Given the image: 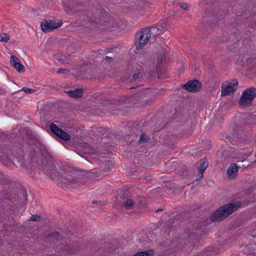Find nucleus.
<instances>
[{"mask_svg":"<svg viewBox=\"0 0 256 256\" xmlns=\"http://www.w3.org/2000/svg\"><path fill=\"white\" fill-rule=\"evenodd\" d=\"M150 140L149 137L144 133L140 134V138L138 140L139 144H144Z\"/></svg>","mask_w":256,"mask_h":256,"instance_id":"5701e85b","label":"nucleus"},{"mask_svg":"<svg viewBox=\"0 0 256 256\" xmlns=\"http://www.w3.org/2000/svg\"><path fill=\"white\" fill-rule=\"evenodd\" d=\"M42 156L38 162L41 166L43 172L50 178L58 180L62 186L66 188L79 186L84 184L88 178L81 172L71 170L65 172L60 176L58 172V164L45 146L42 145L39 148Z\"/></svg>","mask_w":256,"mask_h":256,"instance_id":"f257e3e1","label":"nucleus"},{"mask_svg":"<svg viewBox=\"0 0 256 256\" xmlns=\"http://www.w3.org/2000/svg\"><path fill=\"white\" fill-rule=\"evenodd\" d=\"M147 98V94L144 91H140L137 93L134 94L132 96H126L124 98V100H122L124 102H131L132 100H136L137 101L140 100H144Z\"/></svg>","mask_w":256,"mask_h":256,"instance_id":"9b49d317","label":"nucleus"},{"mask_svg":"<svg viewBox=\"0 0 256 256\" xmlns=\"http://www.w3.org/2000/svg\"><path fill=\"white\" fill-rule=\"evenodd\" d=\"M238 166L236 164H232L228 168L226 173L229 179L234 178L238 174Z\"/></svg>","mask_w":256,"mask_h":256,"instance_id":"ddd939ff","label":"nucleus"},{"mask_svg":"<svg viewBox=\"0 0 256 256\" xmlns=\"http://www.w3.org/2000/svg\"><path fill=\"white\" fill-rule=\"evenodd\" d=\"M59 138L66 141H68L70 138V136L64 130H62V132H61V135Z\"/></svg>","mask_w":256,"mask_h":256,"instance_id":"cd10ccee","label":"nucleus"},{"mask_svg":"<svg viewBox=\"0 0 256 256\" xmlns=\"http://www.w3.org/2000/svg\"><path fill=\"white\" fill-rule=\"evenodd\" d=\"M50 130L56 136L60 137L62 130L59 128L56 124L52 123L50 126Z\"/></svg>","mask_w":256,"mask_h":256,"instance_id":"aec40b11","label":"nucleus"},{"mask_svg":"<svg viewBox=\"0 0 256 256\" xmlns=\"http://www.w3.org/2000/svg\"><path fill=\"white\" fill-rule=\"evenodd\" d=\"M134 202L131 199H127L123 204L126 209H130L134 205Z\"/></svg>","mask_w":256,"mask_h":256,"instance_id":"bb28decb","label":"nucleus"},{"mask_svg":"<svg viewBox=\"0 0 256 256\" xmlns=\"http://www.w3.org/2000/svg\"><path fill=\"white\" fill-rule=\"evenodd\" d=\"M63 3V6L65 12L67 13L72 12V14L79 20L85 22H96V16L92 12H86L83 10H75L77 6H85L89 4L88 0H74L72 3Z\"/></svg>","mask_w":256,"mask_h":256,"instance_id":"f03ea898","label":"nucleus"},{"mask_svg":"<svg viewBox=\"0 0 256 256\" xmlns=\"http://www.w3.org/2000/svg\"><path fill=\"white\" fill-rule=\"evenodd\" d=\"M18 58L15 56H12L10 57V64L18 72H23L25 71L24 65L18 62Z\"/></svg>","mask_w":256,"mask_h":256,"instance_id":"f8f14e48","label":"nucleus"},{"mask_svg":"<svg viewBox=\"0 0 256 256\" xmlns=\"http://www.w3.org/2000/svg\"><path fill=\"white\" fill-rule=\"evenodd\" d=\"M252 237H253V238H256V236H254V235H252Z\"/></svg>","mask_w":256,"mask_h":256,"instance_id":"de8ad7c7","label":"nucleus"},{"mask_svg":"<svg viewBox=\"0 0 256 256\" xmlns=\"http://www.w3.org/2000/svg\"><path fill=\"white\" fill-rule=\"evenodd\" d=\"M4 186L7 189L6 198L8 200L13 202L18 201L20 203H24L28 200V194L25 190L20 189L18 192V194L16 193L13 194L14 192H17V188H15V184L14 182L6 180Z\"/></svg>","mask_w":256,"mask_h":256,"instance_id":"20e7f679","label":"nucleus"},{"mask_svg":"<svg viewBox=\"0 0 256 256\" xmlns=\"http://www.w3.org/2000/svg\"><path fill=\"white\" fill-rule=\"evenodd\" d=\"M238 82L234 80L233 82H228L226 84H222V86L221 96H225L232 94L237 90Z\"/></svg>","mask_w":256,"mask_h":256,"instance_id":"6e6552de","label":"nucleus"},{"mask_svg":"<svg viewBox=\"0 0 256 256\" xmlns=\"http://www.w3.org/2000/svg\"><path fill=\"white\" fill-rule=\"evenodd\" d=\"M83 148L81 149L78 148L77 150L78 154L81 156H83V154H89L91 152V149L90 147L88 146L86 144H83Z\"/></svg>","mask_w":256,"mask_h":256,"instance_id":"6ab92c4d","label":"nucleus"},{"mask_svg":"<svg viewBox=\"0 0 256 256\" xmlns=\"http://www.w3.org/2000/svg\"><path fill=\"white\" fill-rule=\"evenodd\" d=\"M25 169L26 172L30 174L32 178H34V176L32 174L34 170V167L33 165L30 164L25 166Z\"/></svg>","mask_w":256,"mask_h":256,"instance_id":"393cba45","label":"nucleus"},{"mask_svg":"<svg viewBox=\"0 0 256 256\" xmlns=\"http://www.w3.org/2000/svg\"><path fill=\"white\" fill-rule=\"evenodd\" d=\"M22 91H24L26 94H30L36 92V90L31 89L28 88H23L22 90Z\"/></svg>","mask_w":256,"mask_h":256,"instance_id":"7c9ffc66","label":"nucleus"},{"mask_svg":"<svg viewBox=\"0 0 256 256\" xmlns=\"http://www.w3.org/2000/svg\"><path fill=\"white\" fill-rule=\"evenodd\" d=\"M58 240H59L57 238L56 239V242H58Z\"/></svg>","mask_w":256,"mask_h":256,"instance_id":"09e8293b","label":"nucleus"},{"mask_svg":"<svg viewBox=\"0 0 256 256\" xmlns=\"http://www.w3.org/2000/svg\"><path fill=\"white\" fill-rule=\"evenodd\" d=\"M10 39V36L6 33L0 34V42H6Z\"/></svg>","mask_w":256,"mask_h":256,"instance_id":"b1692460","label":"nucleus"},{"mask_svg":"<svg viewBox=\"0 0 256 256\" xmlns=\"http://www.w3.org/2000/svg\"><path fill=\"white\" fill-rule=\"evenodd\" d=\"M154 253L151 250L138 252L132 256H152Z\"/></svg>","mask_w":256,"mask_h":256,"instance_id":"412c9836","label":"nucleus"},{"mask_svg":"<svg viewBox=\"0 0 256 256\" xmlns=\"http://www.w3.org/2000/svg\"><path fill=\"white\" fill-rule=\"evenodd\" d=\"M128 192L127 190H125L124 194H121V197L123 198H127L126 196L128 194Z\"/></svg>","mask_w":256,"mask_h":256,"instance_id":"4c0bfd02","label":"nucleus"},{"mask_svg":"<svg viewBox=\"0 0 256 256\" xmlns=\"http://www.w3.org/2000/svg\"><path fill=\"white\" fill-rule=\"evenodd\" d=\"M24 158V151L19 148L14 147L11 148L9 147H4L2 148V155L0 156V160L5 165L20 164L22 166Z\"/></svg>","mask_w":256,"mask_h":256,"instance_id":"7ed1b4c3","label":"nucleus"},{"mask_svg":"<svg viewBox=\"0 0 256 256\" xmlns=\"http://www.w3.org/2000/svg\"><path fill=\"white\" fill-rule=\"evenodd\" d=\"M227 49L228 50L232 51V48L230 45L227 46Z\"/></svg>","mask_w":256,"mask_h":256,"instance_id":"79ce46f5","label":"nucleus"},{"mask_svg":"<svg viewBox=\"0 0 256 256\" xmlns=\"http://www.w3.org/2000/svg\"><path fill=\"white\" fill-rule=\"evenodd\" d=\"M61 57H62V58H58V60H60H60H64V56H61Z\"/></svg>","mask_w":256,"mask_h":256,"instance_id":"37998d69","label":"nucleus"},{"mask_svg":"<svg viewBox=\"0 0 256 256\" xmlns=\"http://www.w3.org/2000/svg\"><path fill=\"white\" fill-rule=\"evenodd\" d=\"M236 35V34H231V36H230V38H232L234 37H235Z\"/></svg>","mask_w":256,"mask_h":256,"instance_id":"a18cd8bd","label":"nucleus"},{"mask_svg":"<svg viewBox=\"0 0 256 256\" xmlns=\"http://www.w3.org/2000/svg\"><path fill=\"white\" fill-rule=\"evenodd\" d=\"M142 68V66L138 64H134L132 67V73L133 74L132 80H136L140 76V71Z\"/></svg>","mask_w":256,"mask_h":256,"instance_id":"dca6fc26","label":"nucleus"},{"mask_svg":"<svg viewBox=\"0 0 256 256\" xmlns=\"http://www.w3.org/2000/svg\"><path fill=\"white\" fill-rule=\"evenodd\" d=\"M241 36H238L236 38V40L234 42L233 44V48H236L238 46V42L241 39Z\"/></svg>","mask_w":256,"mask_h":256,"instance_id":"f704fd0d","label":"nucleus"},{"mask_svg":"<svg viewBox=\"0 0 256 256\" xmlns=\"http://www.w3.org/2000/svg\"><path fill=\"white\" fill-rule=\"evenodd\" d=\"M162 26H152L150 29L152 30V32H151L152 34H153V36L156 35H160L162 34Z\"/></svg>","mask_w":256,"mask_h":256,"instance_id":"4be33fe9","label":"nucleus"},{"mask_svg":"<svg viewBox=\"0 0 256 256\" xmlns=\"http://www.w3.org/2000/svg\"><path fill=\"white\" fill-rule=\"evenodd\" d=\"M198 163L199 164L198 166V170H201V171H204L208 166V160L206 158L200 159Z\"/></svg>","mask_w":256,"mask_h":256,"instance_id":"a211bd4d","label":"nucleus"},{"mask_svg":"<svg viewBox=\"0 0 256 256\" xmlns=\"http://www.w3.org/2000/svg\"><path fill=\"white\" fill-rule=\"evenodd\" d=\"M240 206V204H236L234 203L221 206L212 214L210 220L213 222H220L228 217Z\"/></svg>","mask_w":256,"mask_h":256,"instance_id":"39448f33","label":"nucleus"},{"mask_svg":"<svg viewBox=\"0 0 256 256\" xmlns=\"http://www.w3.org/2000/svg\"><path fill=\"white\" fill-rule=\"evenodd\" d=\"M163 210V209L162 208H158L156 211V212H162Z\"/></svg>","mask_w":256,"mask_h":256,"instance_id":"c03bdc74","label":"nucleus"},{"mask_svg":"<svg viewBox=\"0 0 256 256\" xmlns=\"http://www.w3.org/2000/svg\"><path fill=\"white\" fill-rule=\"evenodd\" d=\"M57 248L60 250H63L68 254H76L80 250L79 245H75L71 246L68 245L67 243L64 244V243L62 245H58Z\"/></svg>","mask_w":256,"mask_h":256,"instance_id":"9d476101","label":"nucleus"},{"mask_svg":"<svg viewBox=\"0 0 256 256\" xmlns=\"http://www.w3.org/2000/svg\"><path fill=\"white\" fill-rule=\"evenodd\" d=\"M162 66V62L160 60H157V65L156 66V72L158 74L159 73L160 69Z\"/></svg>","mask_w":256,"mask_h":256,"instance_id":"72a5a7b5","label":"nucleus"},{"mask_svg":"<svg viewBox=\"0 0 256 256\" xmlns=\"http://www.w3.org/2000/svg\"><path fill=\"white\" fill-rule=\"evenodd\" d=\"M40 26L42 30L44 32H47L56 28V26L50 27L49 24V20H44V22H42Z\"/></svg>","mask_w":256,"mask_h":256,"instance_id":"f3484780","label":"nucleus"},{"mask_svg":"<svg viewBox=\"0 0 256 256\" xmlns=\"http://www.w3.org/2000/svg\"><path fill=\"white\" fill-rule=\"evenodd\" d=\"M166 186L168 189H170V190L176 187L175 184H172L170 182H167L166 184Z\"/></svg>","mask_w":256,"mask_h":256,"instance_id":"c9c22d12","label":"nucleus"},{"mask_svg":"<svg viewBox=\"0 0 256 256\" xmlns=\"http://www.w3.org/2000/svg\"><path fill=\"white\" fill-rule=\"evenodd\" d=\"M57 72L59 74H67L70 72V71L68 69L60 68L58 70Z\"/></svg>","mask_w":256,"mask_h":256,"instance_id":"2f4dec72","label":"nucleus"},{"mask_svg":"<svg viewBox=\"0 0 256 256\" xmlns=\"http://www.w3.org/2000/svg\"><path fill=\"white\" fill-rule=\"evenodd\" d=\"M60 236V232H54L50 233L47 238H58Z\"/></svg>","mask_w":256,"mask_h":256,"instance_id":"c756f323","label":"nucleus"},{"mask_svg":"<svg viewBox=\"0 0 256 256\" xmlns=\"http://www.w3.org/2000/svg\"><path fill=\"white\" fill-rule=\"evenodd\" d=\"M84 92V90L82 88H76L72 90L65 91V92L70 97L76 98H82L83 96Z\"/></svg>","mask_w":256,"mask_h":256,"instance_id":"4468645a","label":"nucleus"},{"mask_svg":"<svg viewBox=\"0 0 256 256\" xmlns=\"http://www.w3.org/2000/svg\"><path fill=\"white\" fill-rule=\"evenodd\" d=\"M256 160H254V162L250 161L248 159V156H246V158H244L242 160L238 161V168H242V169H246V168H247L252 163H256Z\"/></svg>","mask_w":256,"mask_h":256,"instance_id":"2eb2a0df","label":"nucleus"},{"mask_svg":"<svg viewBox=\"0 0 256 256\" xmlns=\"http://www.w3.org/2000/svg\"><path fill=\"white\" fill-rule=\"evenodd\" d=\"M92 202L93 204H100V205H102L103 204V202L100 200H98V201H96V200H92Z\"/></svg>","mask_w":256,"mask_h":256,"instance_id":"ea45409f","label":"nucleus"},{"mask_svg":"<svg viewBox=\"0 0 256 256\" xmlns=\"http://www.w3.org/2000/svg\"><path fill=\"white\" fill-rule=\"evenodd\" d=\"M183 89L191 92H196L202 88V84L197 80L194 79L188 81L183 86Z\"/></svg>","mask_w":256,"mask_h":256,"instance_id":"1a4fd4ad","label":"nucleus"},{"mask_svg":"<svg viewBox=\"0 0 256 256\" xmlns=\"http://www.w3.org/2000/svg\"><path fill=\"white\" fill-rule=\"evenodd\" d=\"M180 6L184 10H189V6H188V4L187 3H180Z\"/></svg>","mask_w":256,"mask_h":256,"instance_id":"473e14b6","label":"nucleus"},{"mask_svg":"<svg viewBox=\"0 0 256 256\" xmlns=\"http://www.w3.org/2000/svg\"><path fill=\"white\" fill-rule=\"evenodd\" d=\"M204 171H201V170H199L198 176V178H197L195 180H200L203 178V174Z\"/></svg>","mask_w":256,"mask_h":256,"instance_id":"e433bc0d","label":"nucleus"},{"mask_svg":"<svg viewBox=\"0 0 256 256\" xmlns=\"http://www.w3.org/2000/svg\"><path fill=\"white\" fill-rule=\"evenodd\" d=\"M225 41H226V40L223 39L222 41H219V40H218L217 42H224Z\"/></svg>","mask_w":256,"mask_h":256,"instance_id":"49530a36","label":"nucleus"},{"mask_svg":"<svg viewBox=\"0 0 256 256\" xmlns=\"http://www.w3.org/2000/svg\"><path fill=\"white\" fill-rule=\"evenodd\" d=\"M105 60L106 62H112L113 61V58H112V57H110V56H106L105 57Z\"/></svg>","mask_w":256,"mask_h":256,"instance_id":"58836bf2","label":"nucleus"},{"mask_svg":"<svg viewBox=\"0 0 256 256\" xmlns=\"http://www.w3.org/2000/svg\"><path fill=\"white\" fill-rule=\"evenodd\" d=\"M49 20V24L50 27H56V28H60L62 24V20H59L58 22H56L55 21H54L52 20Z\"/></svg>","mask_w":256,"mask_h":256,"instance_id":"a878e982","label":"nucleus"},{"mask_svg":"<svg viewBox=\"0 0 256 256\" xmlns=\"http://www.w3.org/2000/svg\"><path fill=\"white\" fill-rule=\"evenodd\" d=\"M42 218L37 214H32L30 218V220L33 222H40Z\"/></svg>","mask_w":256,"mask_h":256,"instance_id":"c85d7f7f","label":"nucleus"},{"mask_svg":"<svg viewBox=\"0 0 256 256\" xmlns=\"http://www.w3.org/2000/svg\"><path fill=\"white\" fill-rule=\"evenodd\" d=\"M152 35L151 29L147 27L141 30L136 36V48L138 50H141L148 42Z\"/></svg>","mask_w":256,"mask_h":256,"instance_id":"423d86ee","label":"nucleus"},{"mask_svg":"<svg viewBox=\"0 0 256 256\" xmlns=\"http://www.w3.org/2000/svg\"><path fill=\"white\" fill-rule=\"evenodd\" d=\"M256 96V88L251 87L246 89L242 93L238 104L244 107L252 105V100Z\"/></svg>","mask_w":256,"mask_h":256,"instance_id":"0eeeda50","label":"nucleus"},{"mask_svg":"<svg viewBox=\"0 0 256 256\" xmlns=\"http://www.w3.org/2000/svg\"><path fill=\"white\" fill-rule=\"evenodd\" d=\"M62 242H62V244H60V245H62V244H64H64H66V240H65V239H62ZM56 244H58V245L56 246V248L57 249H58V248H57V246H58V245L60 246V244H58V243H56Z\"/></svg>","mask_w":256,"mask_h":256,"instance_id":"a19ab883","label":"nucleus"}]
</instances>
